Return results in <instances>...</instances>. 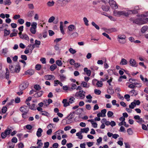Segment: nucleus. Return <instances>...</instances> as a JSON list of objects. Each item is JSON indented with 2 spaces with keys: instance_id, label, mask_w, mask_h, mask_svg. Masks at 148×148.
Returning <instances> with one entry per match:
<instances>
[{
  "instance_id": "f257e3e1",
  "label": "nucleus",
  "mask_w": 148,
  "mask_h": 148,
  "mask_svg": "<svg viewBox=\"0 0 148 148\" xmlns=\"http://www.w3.org/2000/svg\"><path fill=\"white\" fill-rule=\"evenodd\" d=\"M125 11H118L114 10L113 12V15L114 16L119 17L121 16H127L129 15V13L126 11V9H125Z\"/></svg>"
},
{
  "instance_id": "f03ea898",
  "label": "nucleus",
  "mask_w": 148,
  "mask_h": 148,
  "mask_svg": "<svg viewBox=\"0 0 148 148\" xmlns=\"http://www.w3.org/2000/svg\"><path fill=\"white\" fill-rule=\"evenodd\" d=\"M86 92L83 90H80L77 92L75 94V96L80 99H83L85 97Z\"/></svg>"
},
{
  "instance_id": "7ed1b4c3",
  "label": "nucleus",
  "mask_w": 148,
  "mask_h": 148,
  "mask_svg": "<svg viewBox=\"0 0 148 148\" xmlns=\"http://www.w3.org/2000/svg\"><path fill=\"white\" fill-rule=\"evenodd\" d=\"M11 128V127H8L5 130L4 132L1 133V137L2 138H5L7 135H9L10 134L12 131Z\"/></svg>"
},
{
  "instance_id": "20e7f679",
  "label": "nucleus",
  "mask_w": 148,
  "mask_h": 148,
  "mask_svg": "<svg viewBox=\"0 0 148 148\" xmlns=\"http://www.w3.org/2000/svg\"><path fill=\"white\" fill-rule=\"evenodd\" d=\"M29 83L27 82H23L19 85V91H23L27 88L28 86Z\"/></svg>"
},
{
  "instance_id": "39448f33",
  "label": "nucleus",
  "mask_w": 148,
  "mask_h": 148,
  "mask_svg": "<svg viewBox=\"0 0 148 148\" xmlns=\"http://www.w3.org/2000/svg\"><path fill=\"white\" fill-rule=\"evenodd\" d=\"M37 25V23L35 22H33L32 24L31 25V27L30 28V30L32 34H35Z\"/></svg>"
},
{
  "instance_id": "423d86ee",
  "label": "nucleus",
  "mask_w": 148,
  "mask_h": 148,
  "mask_svg": "<svg viewBox=\"0 0 148 148\" xmlns=\"http://www.w3.org/2000/svg\"><path fill=\"white\" fill-rule=\"evenodd\" d=\"M59 21L58 18H57L56 19L53 16L51 17L49 19L48 22L49 23H51L53 22L54 24H56L58 23Z\"/></svg>"
},
{
  "instance_id": "0eeeda50",
  "label": "nucleus",
  "mask_w": 148,
  "mask_h": 148,
  "mask_svg": "<svg viewBox=\"0 0 148 148\" xmlns=\"http://www.w3.org/2000/svg\"><path fill=\"white\" fill-rule=\"evenodd\" d=\"M109 3L110 6L114 9H117L118 8V6L116 4L115 1L113 0H109L108 1Z\"/></svg>"
},
{
  "instance_id": "6e6552de",
  "label": "nucleus",
  "mask_w": 148,
  "mask_h": 148,
  "mask_svg": "<svg viewBox=\"0 0 148 148\" xmlns=\"http://www.w3.org/2000/svg\"><path fill=\"white\" fill-rule=\"evenodd\" d=\"M141 17L142 18H138L137 19H136L135 20H132L133 21V22H134V21H142V20L143 21V20H142L143 19H144L146 18H148V12H146L144 14L141 15ZM134 23V22H133Z\"/></svg>"
},
{
  "instance_id": "1a4fd4ad",
  "label": "nucleus",
  "mask_w": 148,
  "mask_h": 148,
  "mask_svg": "<svg viewBox=\"0 0 148 148\" xmlns=\"http://www.w3.org/2000/svg\"><path fill=\"white\" fill-rule=\"evenodd\" d=\"M134 119L136 120V122L140 124H141L142 123L144 122V121L142 118H140V116L138 115H136L134 116Z\"/></svg>"
},
{
  "instance_id": "9d476101",
  "label": "nucleus",
  "mask_w": 148,
  "mask_h": 148,
  "mask_svg": "<svg viewBox=\"0 0 148 148\" xmlns=\"http://www.w3.org/2000/svg\"><path fill=\"white\" fill-rule=\"evenodd\" d=\"M20 110L23 113H27L29 111V108L26 106H23L20 108Z\"/></svg>"
},
{
  "instance_id": "9b49d317",
  "label": "nucleus",
  "mask_w": 148,
  "mask_h": 148,
  "mask_svg": "<svg viewBox=\"0 0 148 148\" xmlns=\"http://www.w3.org/2000/svg\"><path fill=\"white\" fill-rule=\"evenodd\" d=\"M74 112L71 113L69 116L67 117V120L66 121V123L69 124L71 123V119L73 118L74 116Z\"/></svg>"
},
{
  "instance_id": "f8f14e48",
  "label": "nucleus",
  "mask_w": 148,
  "mask_h": 148,
  "mask_svg": "<svg viewBox=\"0 0 148 148\" xmlns=\"http://www.w3.org/2000/svg\"><path fill=\"white\" fill-rule=\"evenodd\" d=\"M142 21H134V22L135 23L139 25H141L142 24H145L147 22H148V18H146L144 19H142Z\"/></svg>"
},
{
  "instance_id": "ddd939ff",
  "label": "nucleus",
  "mask_w": 148,
  "mask_h": 148,
  "mask_svg": "<svg viewBox=\"0 0 148 148\" xmlns=\"http://www.w3.org/2000/svg\"><path fill=\"white\" fill-rule=\"evenodd\" d=\"M130 65L132 66L137 67L138 66L136 61L134 59H131L130 61Z\"/></svg>"
},
{
  "instance_id": "4468645a",
  "label": "nucleus",
  "mask_w": 148,
  "mask_h": 148,
  "mask_svg": "<svg viewBox=\"0 0 148 148\" xmlns=\"http://www.w3.org/2000/svg\"><path fill=\"white\" fill-rule=\"evenodd\" d=\"M68 29L69 31L70 32H73L75 31L76 29L75 26L73 24H71L68 26Z\"/></svg>"
},
{
  "instance_id": "2eb2a0df",
  "label": "nucleus",
  "mask_w": 148,
  "mask_h": 148,
  "mask_svg": "<svg viewBox=\"0 0 148 148\" xmlns=\"http://www.w3.org/2000/svg\"><path fill=\"white\" fill-rule=\"evenodd\" d=\"M47 80L54 79H55V77L53 75H47L44 77Z\"/></svg>"
},
{
  "instance_id": "dca6fc26",
  "label": "nucleus",
  "mask_w": 148,
  "mask_h": 148,
  "mask_svg": "<svg viewBox=\"0 0 148 148\" xmlns=\"http://www.w3.org/2000/svg\"><path fill=\"white\" fill-rule=\"evenodd\" d=\"M43 132L42 130L40 128L38 129L36 135L38 137H40L42 136V133Z\"/></svg>"
},
{
  "instance_id": "f3484780",
  "label": "nucleus",
  "mask_w": 148,
  "mask_h": 148,
  "mask_svg": "<svg viewBox=\"0 0 148 148\" xmlns=\"http://www.w3.org/2000/svg\"><path fill=\"white\" fill-rule=\"evenodd\" d=\"M21 38L26 40L28 41H29V38L28 36L26 34H22L19 36Z\"/></svg>"
},
{
  "instance_id": "a211bd4d",
  "label": "nucleus",
  "mask_w": 148,
  "mask_h": 148,
  "mask_svg": "<svg viewBox=\"0 0 148 148\" xmlns=\"http://www.w3.org/2000/svg\"><path fill=\"white\" fill-rule=\"evenodd\" d=\"M62 103L63 104L64 106V107H67L69 105V102L68 101L67 99H63Z\"/></svg>"
},
{
  "instance_id": "6ab92c4d",
  "label": "nucleus",
  "mask_w": 148,
  "mask_h": 148,
  "mask_svg": "<svg viewBox=\"0 0 148 148\" xmlns=\"http://www.w3.org/2000/svg\"><path fill=\"white\" fill-rule=\"evenodd\" d=\"M117 31V29L115 28H112L110 29H107L106 32L108 33H112L114 32H116Z\"/></svg>"
},
{
  "instance_id": "aec40b11",
  "label": "nucleus",
  "mask_w": 148,
  "mask_h": 148,
  "mask_svg": "<svg viewBox=\"0 0 148 148\" xmlns=\"http://www.w3.org/2000/svg\"><path fill=\"white\" fill-rule=\"evenodd\" d=\"M43 94L42 91L38 92L34 95V97H41Z\"/></svg>"
},
{
  "instance_id": "412c9836",
  "label": "nucleus",
  "mask_w": 148,
  "mask_h": 148,
  "mask_svg": "<svg viewBox=\"0 0 148 148\" xmlns=\"http://www.w3.org/2000/svg\"><path fill=\"white\" fill-rule=\"evenodd\" d=\"M127 63V60L124 58H122L121 59L120 64L121 65H125Z\"/></svg>"
},
{
  "instance_id": "4be33fe9",
  "label": "nucleus",
  "mask_w": 148,
  "mask_h": 148,
  "mask_svg": "<svg viewBox=\"0 0 148 148\" xmlns=\"http://www.w3.org/2000/svg\"><path fill=\"white\" fill-rule=\"evenodd\" d=\"M126 36L124 35L119 34L118 36L117 39L122 40H125Z\"/></svg>"
},
{
  "instance_id": "5701e85b",
  "label": "nucleus",
  "mask_w": 148,
  "mask_h": 148,
  "mask_svg": "<svg viewBox=\"0 0 148 148\" xmlns=\"http://www.w3.org/2000/svg\"><path fill=\"white\" fill-rule=\"evenodd\" d=\"M34 72L33 70H28L26 71L25 72V75L28 74L30 75H32L34 74Z\"/></svg>"
},
{
  "instance_id": "b1692460",
  "label": "nucleus",
  "mask_w": 148,
  "mask_h": 148,
  "mask_svg": "<svg viewBox=\"0 0 148 148\" xmlns=\"http://www.w3.org/2000/svg\"><path fill=\"white\" fill-rule=\"evenodd\" d=\"M60 28L61 32L63 34H64V32L63 29V22H60Z\"/></svg>"
},
{
  "instance_id": "393cba45",
  "label": "nucleus",
  "mask_w": 148,
  "mask_h": 148,
  "mask_svg": "<svg viewBox=\"0 0 148 148\" xmlns=\"http://www.w3.org/2000/svg\"><path fill=\"white\" fill-rule=\"evenodd\" d=\"M21 69L20 66L19 64L16 65L14 69L15 72L18 73Z\"/></svg>"
},
{
  "instance_id": "a878e982",
  "label": "nucleus",
  "mask_w": 148,
  "mask_h": 148,
  "mask_svg": "<svg viewBox=\"0 0 148 148\" xmlns=\"http://www.w3.org/2000/svg\"><path fill=\"white\" fill-rule=\"evenodd\" d=\"M81 85L84 88H88L89 86L88 85L86 82H82L81 84Z\"/></svg>"
},
{
  "instance_id": "bb28decb",
  "label": "nucleus",
  "mask_w": 148,
  "mask_h": 148,
  "mask_svg": "<svg viewBox=\"0 0 148 148\" xmlns=\"http://www.w3.org/2000/svg\"><path fill=\"white\" fill-rule=\"evenodd\" d=\"M84 71L85 72H86L87 75L88 76H90L91 74V71L90 70L88 69L87 68H84Z\"/></svg>"
},
{
  "instance_id": "cd10ccee",
  "label": "nucleus",
  "mask_w": 148,
  "mask_h": 148,
  "mask_svg": "<svg viewBox=\"0 0 148 148\" xmlns=\"http://www.w3.org/2000/svg\"><path fill=\"white\" fill-rule=\"evenodd\" d=\"M41 140L38 139L37 144H38V146L37 147L38 148H41V147L43 145V143L41 142Z\"/></svg>"
},
{
  "instance_id": "c85d7f7f",
  "label": "nucleus",
  "mask_w": 148,
  "mask_h": 148,
  "mask_svg": "<svg viewBox=\"0 0 148 148\" xmlns=\"http://www.w3.org/2000/svg\"><path fill=\"white\" fill-rule=\"evenodd\" d=\"M126 9V11L127 12H128L129 13V14L130 13V12H131V13L132 14H136L138 13V11L137 10H136L135 9L132 10H129L127 8Z\"/></svg>"
},
{
  "instance_id": "c756f323",
  "label": "nucleus",
  "mask_w": 148,
  "mask_h": 148,
  "mask_svg": "<svg viewBox=\"0 0 148 148\" xmlns=\"http://www.w3.org/2000/svg\"><path fill=\"white\" fill-rule=\"evenodd\" d=\"M136 80L135 79H129V81L130 82L131 84H132L135 85H136L138 84V82L136 81Z\"/></svg>"
},
{
  "instance_id": "7c9ffc66",
  "label": "nucleus",
  "mask_w": 148,
  "mask_h": 148,
  "mask_svg": "<svg viewBox=\"0 0 148 148\" xmlns=\"http://www.w3.org/2000/svg\"><path fill=\"white\" fill-rule=\"evenodd\" d=\"M89 130V128L88 127L81 129V132L82 133L84 132L87 133Z\"/></svg>"
},
{
  "instance_id": "2f4dec72",
  "label": "nucleus",
  "mask_w": 148,
  "mask_h": 148,
  "mask_svg": "<svg viewBox=\"0 0 148 148\" xmlns=\"http://www.w3.org/2000/svg\"><path fill=\"white\" fill-rule=\"evenodd\" d=\"M54 3L55 2L53 1H49L47 3V5L49 7H51L54 5Z\"/></svg>"
},
{
  "instance_id": "473e14b6",
  "label": "nucleus",
  "mask_w": 148,
  "mask_h": 148,
  "mask_svg": "<svg viewBox=\"0 0 148 148\" xmlns=\"http://www.w3.org/2000/svg\"><path fill=\"white\" fill-rule=\"evenodd\" d=\"M57 65L55 64H53L51 65L50 67V70L52 71H53L57 68Z\"/></svg>"
},
{
  "instance_id": "72a5a7b5",
  "label": "nucleus",
  "mask_w": 148,
  "mask_h": 148,
  "mask_svg": "<svg viewBox=\"0 0 148 148\" xmlns=\"http://www.w3.org/2000/svg\"><path fill=\"white\" fill-rule=\"evenodd\" d=\"M40 41L37 40H35V44L36 45V47L37 48L39 47V45H40Z\"/></svg>"
},
{
  "instance_id": "f704fd0d",
  "label": "nucleus",
  "mask_w": 148,
  "mask_h": 148,
  "mask_svg": "<svg viewBox=\"0 0 148 148\" xmlns=\"http://www.w3.org/2000/svg\"><path fill=\"white\" fill-rule=\"evenodd\" d=\"M76 136H77L78 138L80 139H82L83 138V136L82 135V132H77L76 134Z\"/></svg>"
},
{
  "instance_id": "c9c22d12",
  "label": "nucleus",
  "mask_w": 148,
  "mask_h": 148,
  "mask_svg": "<svg viewBox=\"0 0 148 148\" xmlns=\"http://www.w3.org/2000/svg\"><path fill=\"white\" fill-rule=\"evenodd\" d=\"M86 98L87 99H88V100L87 101V102L89 103H90L91 102V99L92 98V97L91 95H88L87 96H86Z\"/></svg>"
},
{
  "instance_id": "e433bc0d",
  "label": "nucleus",
  "mask_w": 148,
  "mask_h": 148,
  "mask_svg": "<svg viewBox=\"0 0 148 148\" xmlns=\"http://www.w3.org/2000/svg\"><path fill=\"white\" fill-rule=\"evenodd\" d=\"M83 21L84 23V24L86 26H88V20L87 18L84 17L83 18Z\"/></svg>"
},
{
  "instance_id": "4c0bfd02",
  "label": "nucleus",
  "mask_w": 148,
  "mask_h": 148,
  "mask_svg": "<svg viewBox=\"0 0 148 148\" xmlns=\"http://www.w3.org/2000/svg\"><path fill=\"white\" fill-rule=\"evenodd\" d=\"M136 106L134 102H132L131 104L129 105V107L130 109H132L134 108Z\"/></svg>"
},
{
  "instance_id": "58836bf2",
  "label": "nucleus",
  "mask_w": 148,
  "mask_h": 148,
  "mask_svg": "<svg viewBox=\"0 0 148 148\" xmlns=\"http://www.w3.org/2000/svg\"><path fill=\"white\" fill-rule=\"evenodd\" d=\"M56 63L59 66H61L62 64V63L61 60H58L56 61Z\"/></svg>"
},
{
  "instance_id": "ea45409f",
  "label": "nucleus",
  "mask_w": 148,
  "mask_h": 148,
  "mask_svg": "<svg viewBox=\"0 0 148 148\" xmlns=\"http://www.w3.org/2000/svg\"><path fill=\"white\" fill-rule=\"evenodd\" d=\"M60 79L61 81L63 82L65 80L66 77L64 75H60Z\"/></svg>"
},
{
  "instance_id": "a19ab883",
  "label": "nucleus",
  "mask_w": 148,
  "mask_h": 148,
  "mask_svg": "<svg viewBox=\"0 0 148 148\" xmlns=\"http://www.w3.org/2000/svg\"><path fill=\"white\" fill-rule=\"evenodd\" d=\"M96 85L98 87H101L103 85V84L101 81H98L96 84Z\"/></svg>"
},
{
  "instance_id": "79ce46f5",
  "label": "nucleus",
  "mask_w": 148,
  "mask_h": 148,
  "mask_svg": "<svg viewBox=\"0 0 148 148\" xmlns=\"http://www.w3.org/2000/svg\"><path fill=\"white\" fill-rule=\"evenodd\" d=\"M148 27L147 26H145L142 27L141 29V31L142 33L145 32L147 30Z\"/></svg>"
},
{
  "instance_id": "37998d69",
  "label": "nucleus",
  "mask_w": 148,
  "mask_h": 148,
  "mask_svg": "<svg viewBox=\"0 0 148 148\" xmlns=\"http://www.w3.org/2000/svg\"><path fill=\"white\" fill-rule=\"evenodd\" d=\"M91 24L92 26H94L97 29L99 30V27L94 22H92Z\"/></svg>"
},
{
  "instance_id": "c03bdc74",
  "label": "nucleus",
  "mask_w": 148,
  "mask_h": 148,
  "mask_svg": "<svg viewBox=\"0 0 148 148\" xmlns=\"http://www.w3.org/2000/svg\"><path fill=\"white\" fill-rule=\"evenodd\" d=\"M8 51L7 49L6 48H5L3 49L2 50L1 53L4 55H5L7 53Z\"/></svg>"
},
{
  "instance_id": "a18cd8bd",
  "label": "nucleus",
  "mask_w": 148,
  "mask_h": 148,
  "mask_svg": "<svg viewBox=\"0 0 148 148\" xmlns=\"http://www.w3.org/2000/svg\"><path fill=\"white\" fill-rule=\"evenodd\" d=\"M75 100V98L73 97H71L70 98L69 100V103H72L74 102V100Z\"/></svg>"
},
{
  "instance_id": "49530a36",
  "label": "nucleus",
  "mask_w": 148,
  "mask_h": 148,
  "mask_svg": "<svg viewBox=\"0 0 148 148\" xmlns=\"http://www.w3.org/2000/svg\"><path fill=\"white\" fill-rule=\"evenodd\" d=\"M7 108L6 106H5L3 107L1 109L2 112L3 113H6L7 111Z\"/></svg>"
},
{
  "instance_id": "de8ad7c7",
  "label": "nucleus",
  "mask_w": 148,
  "mask_h": 148,
  "mask_svg": "<svg viewBox=\"0 0 148 148\" xmlns=\"http://www.w3.org/2000/svg\"><path fill=\"white\" fill-rule=\"evenodd\" d=\"M36 107H35V105L34 104H33L31 105L30 106H29V108L32 110H36Z\"/></svg>"
},
{
  "instance_id": "09e8293b",
  "label": "nucleus",
  "mask_w": 148,
  "mask_h": 148,
  "mask_svg": "<svg viewBox=\"0 0 148 148\" xmlns=\"http://www.w3.org/2000/svg\"><path fill=\"white\" fill-rule=\"evenodd\" d=\"M18 22L21 25L23 24L24 23V20L22 18H19L18 20Z\"/></svg>"
},
{
  "instance_id": "8fccbe9b",
  "label": "nucleus",
  "mask_w": 148,
  "mask_h": 148,
  "mask_svg": "<svg viewBox=\"0 0 148 148\" xmlns=\"http://www.w3.org/2000/svg\"><path fill=\"white\" fill-rule=\"evenodd\" d=\"M140 77L142 81L144 82H148V79L147 78H145V79L142 75H140Z\"/></svg>"
},
{
  "instance_id": "3c124183",
  "label": "nucleus",
  "mask_w": 148,
  "mask_h": 148,
  "mask_svg": "<svg viewBox=\"0 0 148 148\" xmlns=\"http://www.w3.org/2000/svg\"><path fill=\"white\" fill-rule=\"evenodd\" d=\"M130 92L132 95H134L136 96L137 94V92L134 90H132L130 91Z\"/></svg>"
},
{
  "instance_id": "603ef678",
  "label": "nucleus",
  "mask_w": 148,
  "mask_h": 148,
  "mask_svg": "<svg viewBox=\"0 0 148 148\" xmlns=\"http://www.w3.org/2000/svg\"><path fill=\"white\" fill-rule=\"evenodd\" d=\"M69 51L72 54H74L76 52V51L75 50L71 48H70L69 49Z\"/></svg>"
},
{
  "instance_id": "864d4df0",
  "label": "nucleus",
  "mask_w": 148,
  "mask_h": 148,
  "mask_svg": "<svg viewBox=\"0 0 148 148\" xmlns=\"http://www.w3.org/2000/svg\"><path fill=\"white\" fill-rule=\"evenodd\" d=\"M41 114L43 115H45L47 116H48L49 115V114L45 111H41Z\"/></svg>"
},
{
  "instance_id": "5fc2aeb1",
  "label": "nucleus",
  "mask_w": 148,
  "mask_h": 148,
  "mask_svg": "<svg viewBox=\"0 0 148 148\" xmlns=\"http://www.w3.org/2000/svg\"><path fill=\"white\" fill-rule=\"evenodd\" d=\"M34 89L37 90H39L40 89V87L39 85L36 84L34 86Z\"/></svg>"
},
{
  "instance_id": "6e6d98bb",
  "label": "nucleus",
  "mask_w": 148,
  "mask_h": 148,
  "mask_svg": "<svg viewBox=\"0 0 148 148\" xmlns=\"http://www.w3.org/2000/svg\"><path fill=\"white\" fill-rule=\"evenodd\" d=\"M10 31H8L6 29H5L4 31V36H6L10 34Z\"/></svg>"
},
{
  "instance_id": "4d7b16f0",
  "label": "nucleus",
  "mask_w": 148,
  "mask_h": 148,
  "mask_svg": "<svg viewBox=\"0 0 148 148\" xmlns=\"http://www.w3.org/2000/svg\"><path fill=\"white\" fill-rule=\"evenodd\" d=\"M113 115V113L111 111H109L107 113V115L108 117H111Z\"/></svg>"
},
{
  "instance_id": "13d9d810",
  "label": "nucleus",
  "mask_w": 148,
  "mask_h": 148,
  "mask_svg": "<svg viewBox=\"0 0 148 148\" xmlns=\"http://www.w3.org/2000/svg\"><path fill=\"white\" fill-rule=\"evenodd\" d=\"M14 99H12L10 100V101L8 102L6 105V106H10L11 105L13 104V103L14 102Z\"/></svg>"
},
{
  "instance_id": "bf43d9fd",
  "label": "nucleus",
  "mask_w": 148,
  "mask_h": 148,
  "mask_svg": "<svg viewBox=\"0 0 148 148\" xmlns=\"http://www.w3.org/2000/svg\"><path fill=\"white\" fill-rule=\"evenodd\" d=\"M130 96L129 95L126 94L124 95V98L125 99H126L127 101H129L130 100Z\"/></svg>"
},
{
  "instance_id": "052dcab7",
  "label": "nucleus",
  "mask_w": 148,
  "mask_h": 148,
  "mask_svg": "<svg viewBox=\"0 0 148 148\" xmlns=\"http://www.w3.org/2000/svg\"><path fill=\"white\" fill-rule=\"evenodd\" d=\"M102 35L106 37L107 38L109 39L110 40H111V38L109 37L108 35L106 33H102Z\"/></svg>"
},
{
  "instance_id": "680f3d73",
  "label": "nucleus",
  "mask_w": 148,
  "mask_h": 148,
  "mask_svg": "<svg viewBox=\"0 0 148 148\" xmlns=\"http://www.w3.org/2000/svg\"><path fill=\"white\" fill-rule=\"evenodd\" d=\"M21 16L19 14H16L13 16V18L14 19L16 20L19 19Z\"/></svg>"
},
{
  "instance_id": "e2e57ef3",
  "label": "nucleus",
  "mask_w": 148,
  "mask_h": 148,
  "mask_svg": "<svg viewBox=\"0 0 148 148\" xmlns=\"http://www.w3.org/2000/svg\"><path fill=\"white\" fill-rule=\"evenodd\" d=\"M41 67V65L39 64H37L36 65L35 68L37 70H40Z\"/></svg>"
},
{
  "instance_id": "0e129e2a",
  "label": "nucleus",
  "mask_w": 148,
  "mask_h": 148,
  "mask_svg": "<svg viewBox=\"0 0 148 148\" xmlns=\"http://www.w3.org/2000/svg\"><path fill=\"white\" fill-rule=\"evenodd\" d=\"M102 9L103 11H108L109 10V8L108 6H103L102 7Z\"/></svg>"
},
{
  "instance_id": "69168bd1",
  "label": "nucleus",
  "mask_w": 148,
  "mask_h": 148,
  "mask_svg": "<svg viewBox=\"0 0 148 148\" xmlns=\"http://www.w3.org/2000/svg\"><path fill=\"white\" fill-rule=\"evenodd\" d=\"M94 92L95 94L97 95H99L101 94V91L99 90L95 89L94 90Z\"/></svg>"
},
{
  "instance_id": "338daca9",
  "label": "nucleus",
  "mask_w": 148,
  "mask_h": 148,
  "mask_svg": "<svg viewBox=\"0 0 148 148\" xmlns=\"http://www.w3.org/2000/svg\"><path fill=\"white\" fill-rule=\"evenodd\" d=\"M127 132L129 135H132L133 133L132 129L131 128L128 129L127 130Z\"/></svg>"
},
{
  "instance_id": "774afa93",
  "label": "nucleus",
  "mask_w": 148,
  "mask_h": 148,
  "mask_svg": "<svg viewBox=\"0 0 148 148\" xmlns=\"http://www.w3.org/2000/svg\"><path fill=\"white\" fill-rule=\"evenodd\" d=\"M4 3L5 5H10L11 3V2L10 1L6 0L4 1Z\"/></svg>"
}]
</instances>
